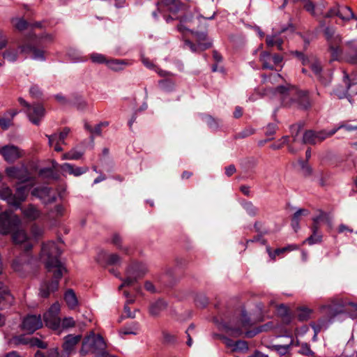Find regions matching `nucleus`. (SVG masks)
<instances>
[{"label": "nucleus", "mask_w": 357, "mask_h": 357, "mask_svg": "<svg viewBox=\"0 0 357 357\" xmlns=\"http://www.w3.org/2000/svg\"><path fill=\"white\" fill-rule=\"evenodd\" d=\"M19 110L13 109L8 110L4 115L0 118V127L2 130H6L13 124L14 117L19 113Z\"/></svg>", "instance_id": "21"}, {"label": "nucleus", "mask_w": 357, "mask_h": 357, "mask_svg": "<svg viewBox=\"0 0 357 357\" xmlns=\"http://www.w3.org/2000/svg\"><path fill=\"white\" fill-rule=\"evenodd\" d=\"M299 249V246L296 244L288 245L286 247L276 249L273 252H271L270 249L268 248L267 250L268 252L270 257L272 259H275L277 255H280L286 252H291L294 250H296Z\"/></svg>", "instance_id": "33"}, {"label": "nucleus", "mask_w": 357, "mask_h": 357, "mask_svg": "<svg viewBox=\"0 0 357 357\" xmlns=\"http://www.w3.org/2000/svg\"><path fill=\"white\" fill-rule=\"evenodd\" d=\"M303 141L305 144H315L318 143L317 132L312 130L306 131L303 135Z\"/></svg>", "instance_id": "40"}, {"label": "nucleus", "mask_w": 357, "mask_h": 357, "mask_svg": "<svg viewBox=\"0 0 357 357\" xmlns=\"http://www.w3.org/2000/svg\"><path fill=\"white\" fill-rule=\"evenodd\" d=\"M81 335H68L65 337L63 344V350L70 354L75 348V345L80 341Z\"/></svg>", "instance_id": "28"}, {"label": "nucleus", "mask_w": 357, "mask_h": 357, "mask_svg": "<svg viewBox=\"0 0 357 357\" xmlns=\"http://www.w3.org/2000/svg\"><path fill=\"white\" fill-rule=\"evenodd\" d=\"M273 347L281 355L286 354L290 348V345L285 344V345H274Z\"/></svg>", "instance_id": "54"}, {"label": "nucleus", "mask_w": 357, "mask_h": 357, "mask_svg": "<svg viewBox=\"0 0 357 357\" xmlns=\"http://www.w3.org/2000/svg\"><path fill=\"white\" fill-rule=\"evenodd\" d=\"M68 56L73 62H81L84 61L82 57L80 52L77 49L70 48L68 51Z\"/></svg>", "instance_id": "42"}, {"label": "nucleus", "mask_w": 357, "mask_h": 357, "mask_svg": "<svg viewBox=\"0 0 357 357\" xmlns=\"http://www.w3.org/2000/svg\"><path fill=\"white\" fill-rule=\"evenodd\" d=\"M147 272V268L143 264H136L130 267L126 273V278L119 286V289L123 287L132 286L139 278Z\"/></svg>", "instance_id": "9"}, {"label": "nucleus", "mask_w": 357, "mask_h": 357, "mask_svg": "<svg viewBox=\"0 0 357 357\" xmlns=\"http://www.w3.org/2000/svg\"><path fill=\"white\" fill-rule=\"evenodd\" d=\"M305 3L303 5L304 9L308 12L311 15L319 17L321 15V12L319 13V6H315L313 2L310 0L303 1Z\"/></svg>", "instance_id": "38"}, {"label": "nucleus", "mask_w": 357, "mask_h": 357, "mask_svg": "<svg viewBox=\"0 0 357 357\" xmlns=\"http://www.w3.org/2000/svg\"><path fill=\"white\" fill-rule=\"evenodd\" d=\"M278 36L273 35V36H268L266 37V44L268 47H273L275 45V40L277 38Z\"/></svg>", "instance_id": "63"}, {"label": "nucleus", "mask_w": 357, "mask_h": 357, "mask_svg": "<svg viewBox=\"0 0 357 357\" xmlns=\"http://www.w3.org/2000/svg\"><path fill=\"white\" fill-rule=\"evenodd\" d=\"M109 125L107 121L101 122L97 124L93 130H90V132L92 135H98L101 133V130L102 128H105Z\"/></svg>", "instance_id": "51"}, {"label": "nucleus", "mask_w": 357, "mask_h": 357, "mask_svg": "<svg viewBox=\"0 0 357 357\" xmlns=\"http://www.w3.org/2000/svg\"><path fill=\"white\" fill-rule=\"evenodd\" d=\"M31 234L34 238H38L43 235V230L37 225H33L31 227Z\"/></svg>", "instance_id": "55"}, {"label": "nucleus", "mask_w": 357, "mask_h": 357, "mask_svg": "<svg viewBox=\"0 0 357 357\" xmlns=\"http://www.w3.org/2000/svg\"><path fill=\"white\" fill-rule=\"evenodd\" d=\"M347 305H348L354 306L355 307V309L357 310V304L354 303H350V302H348L346 300L340 299V298H333L331 300V304H329L328 305H323L321 307V308L324 309L325 307H327V308H329V309H331V310H333V308L337 310V307H345Z\"/></svg>", "instance_id": "31"}, {"label": "nucleus", "mask_w": 357, "mask_h": 357, "mask_svg": "<svg viewBox=\"0 0 357 357\" xmlns=\"http://www.w3.org/2000/svg\"><path fill=\"white\" fill-rule=\"evenodd\" d=\"M296 54L302 61L303 66L309 67L316 76L320 77L322 66L316 57L313 56L305 57L302 53L298 52Z\"/></svg>", "instance_id": "17"}, {"label": "nucleus", "mask_w": 357, "mask_h": 357, "mask_svg": "<svg viewBox=\"0 0 357 357\" xmlns=\"http://www.w3.org/2000/svg\"><path fill=\"white\" fill-rule=\"evenodd\" d=\"M336 132H337V129H335V128L330 131L321 130V131L317 132V138H318L319 142H321L323 140H324L325 139H326L327 137H329L333 135Z\"/></svg>", "instance_id": "48"}, {"label": "nucleus", "mask_w": 357, "mask_h": 357, "mask_svg": "<svg viewBox=\"0 0 357 357\" xmlns=\"http://www.w3.org/2000/svg\"><path fill=\"white\" fill-rule=\"evenodd\" d=\"M105 259L107 264L109 265H116L120 263L121 258L116 254H109L105 257Z\"/></svg>", "instance_id": "49"}, {"label": "nucleus", "mask_w": 357, "mask_h": 357, "mask_svg": "<svg viewBox=\"0 0 357 357\" xmlns=\"http://www.w3.org/2000/svg\"><path fill=\"white\" fill-rule=\"evenodd\" d=\"M21 211L24 218L29 221H34L41 215V212L33 204H29L26 207L21 208Z\"/></svg>", "instance_id": "24"}, {"label": "nucleus", "mask_w": 357, "mask_h": 357, "mask_svg": "<svg viewBox=\"0 0 357 357\" xmlns=\"http://www.w3.org/2000/svg\"><path fill=\"white\" fill-rule=\"evenodd\" d=\"M0 299H3L11 305L13 303V297L10 294L8 287L3 283L0 282Z\"/></svg>", "instance_id": "39"}, {"label": "nucleus", "mask_w": 357, "mask_h": 357, "mask_svg": "<svg viewBox=\"0 0 357 357\" xmlns=\"http://www.w3.org/2000/svg\"><path fill=\"white\" fill-rule=\"evenodd\" d=\"M312 312V310L306 307H299L298 308V319L301 321H307L310 319Z\"/></svg>", "instance_id": "41"}, {"label": "nucleus", "mask_w": 357, "mask_h": 357, "mask_svg": "<svg viewBox=\"0 0 357 357\" xmlns=\"http://www.w3.org/2000/svg\"><path fill=\"white\" fill-rule=\"evenodd\" d=\"M59 167L63 176L69 174L76 177L84 174L89 169L86 167H77L68 162L63 163Z\"/></svg>", "instance_id": "20"}, {"label": "nucleus", "mask_w": 357, "mask_h": 357, "mask_svg": "<svg viewBox=\"0 0 357 357\" xmlns=\"http://www.w3.org/2000/svg\"><path fill=\"white\" fill-rule=\"evenodd\" d=\"M42 326L43 322L40 315H28L22 321V328L30 333L39 329Z\"/></svg>", "instance_id": "18"}, {"label": "nucleus", "mask_w": 357, "mask_h": 357, "mask_svg": "<svg viewBox=\"0 0 357 357\" xmlns=\"http://www.w3.org/2000/svg\"><path fill=\"white\" fill-rule=\"evenodd\" d=\"M163 338L165 341L167 343H172L174 342L176 340V337L174 335L167 333V332H163Z\"/></svg>", "instance_id": "59"}, {"label": "nucleus", "mask_w": 357, "mask_h": 357, "mask_svg": "<svg viewBox=\"0 0 357 357\" xmlns=\"http://www.w3.org/2000/svg\"><path fill=\"white\" fill-rule=\"evenodd\" d=\"M167 303L163 300H158L157 301L152 303L149 308V312L151 315L156 316L159 313L165 309Z\"/></svg>", "instance_id": "36"}, {"label": "nucleus", "mask_w": 357, "mask_h": 357, "mask_svg": "<svg viewBox=\"0 0 357 357\" xmlns=\"http://www.w3.org/2000/svg\"><path fill=\"white\" fill-rule=\"evenodd\" d=\"M348 50L345 54V60L349 63H357V42L355 40L347 43Z\"/></svg>", "instance_id": "23"}, {"label": "nucleus", "mask_w": 357, "mask_h": 357, "mask_svg": "<svg viewBox=\"0 0 357 357\" xmlns=\"http://www.w3.org/2000/svg\"><path fill=\"white\" fill-rule=\"evenodd\" d=\"M248 349L247 342L243 340H238L235 342L233 347V351H245Z\"/></svg>", "instance_id": "50"}, {"label": "nucleus", "mask_w": 357, "mask_h": 357, "mask_svg": "<svg viewBox=\"0 0 357 357\" xmlns=\"http://www.w3.org/2000/svg\"><path fill=\"white\" fill-rule=\"evenodd\" d=\"M0 155L7 162L13 163L23 157L24 152L15 145L8 144L0 146Z\"/></svg>", "instance_id": "12"}, {"label": "nucleus", "mask_w": 357, "mask_h": 357, "mask_svg": "<svg viewBox=\"0 0 357 357\" xmlns=\"http://www.w3.org/2000/svg\"><path fill=\"white\" fill-rule=\"evenodd\" d=\"M142 61L143 64L146 68H150V69H155L156 70V67L154 66V64L151 61L149 60V59L142 57Z\"/></svg>", "instance_id": "64"}, {"label": "nucleus", "mask_w": 357, "mask_h": 357, "mask_svg": "<svg viewBox=\"0 0 357 357\" xmlns=\"http://www.w3.org/2000/svg\"><path fill=\"white\" fill-rule=\"evenodd\" d=\"M90 59L93 63H107V58L105 55L99 54V53H92L90 55Z\"/></svg>", "instance_id": "45"}, {"label": "nucleus", "mask_w": 357, "mask_h": 357, "mask_svg": "<svg viewBox=\"0 0 357 357\" xmlns=\"http://www.w3.org/2000/svg\"><path fill=\"white\" fill-rule=\"evenodd\" d=\"M59 311L60 304L56 302L52 305L43 315V319L46 326L53 330H56L59 327L60 319L58 317Z\"/></svg>", "instance_id": "13"}, {"label": "nucleus", "mask_w": 357, "mask_h": 357, "mask_svg": "<svg viewBox=\"0 0 357 357\" xmlns=\"http://www.w3.org/2000/svg\"><path fill=\"white\" fill-rule=\"evenodd\" d=\"M20 218L11 211L0 213V234L6 235L21 225Z\"/></svg>", "instance_id": "8"}, {"label": "nucleus", "mask_w": 357, "mask_h": 357, "mask_svg": "<svg viewBox=\"0 0 357 357\" xmlns=\"http://www.w3.org/2000/svg\"><path fill=\"white\" fill-rule=\"evenodd\" d=\"M221 339L227 347L231 348V350L233 349L235 343L234 341L225 336H221Z\"/></svg>", "instance_id": "61"}, {"label": "nucleus", "mask_w": 357, "mask_h": 357, "mask_svg": "<svg viewBox=\"0 0 357 357\" xmlns=\"http://www.w3.org/2000/svg\"><path fill=\"white\" fill-rule=\"evenodd\" d=\"M125 296L128 298L126 301V304L124 307V314L126 317L128 318H134L135 317V312H132L130 311V307L128 306V303H132L134 300L131 298H129V294L127 291H124Z\"/></svg>", "instance_id": "44"}, {"label": "nucleus", "mask_w": 357, "mask_h": 357, "mask_svg": "<svg viewBox=\"0 0 357 357\" xmlns=\"http://www.w3.org/2000/svg\"><path fill=\"white\" fill-rule=\"evenodd\" d=\"M275 94L284 105L288 106L296 102L301 108L305 109L310 106L307 92L298 91L296 87L288 84L277 87Z\"/></svg>", "instance_id": "3"}, {"label": "nucleus", "mask_w": 357, "mask_h": 357, "mask_svg": "<svg viewBox=\"0 0 357 357\" xmlns=\"http://www.w3.org/2000/svg\"><path fill=\"white\" fill-rule=\"evenodd\" d=\"M319 6V13L321 12L320 16L326 19H333L337 17L342 21H349L350 20H357V16L351 10V9L347 6L337 4L329 9L326 13H323V9L325 8L324 3L317 4Z\"/></svg>", "instance_id": "7"}, {"label": "nucleus", "mask_w": 357, "mask_h": 357, "mask_svg": "<svg viewBox=\"0 0 357 357\" xmlns=\"http://www.w3.org/2000/svg\"><path fill=\"white\" fill-rule=\"evenodd\" d=\"M12 238L15 244L20 245L26 252L30 250L33 246L31 239L22 229L17 228L12 234Z\"/></svg>", "instance_id": "14"}, {"label": "nucleus", "mask_w": 357, "mask_h": 357, "mask_svg": "<svg viewBox=\"0 0 357 357\" xmlns=\"http://www.w3.org/2000/svg\"><path fill=\"white\" fill-rule=\"evenodd\" d=\"M275 310L277 314L282 319L284 324H289L291 322L293 317L286 305L284 304L276 305Z\"/></svg>", "instance_id": "26"}, {"label": "nucleus", "mask_w": 357, "mask_h": 357, "mask_svg": "<svg viewBox=\"0 0 357 357\" xmlns=\"http://www.w3.org/2000/svg\"><path fill=\"white\" fill-rule=\"evenodd\" d=\"M243 206L248 213L250 215H255L257 212V208L255 207L251 202L245 203Z\"/></svg>", "instance_id": "53"}, {"label": "nucleus", "mask_w": 357, "mask_h": 357, "mask_svg": "<svg viewBox=\"0 0 357 357\" xmlns=\"http://www.w3.org/2000/svg\"><path fill=\"white\" fill-rule=\"evenodd\" d=\"M178 29L185 38L192 37L197 43L193 44L189 39L185 40V46L188 47L192 52L204 51L212 45V41L208 38L207 34L203 30L194 31L185 26V24H179Z\"/></svg>", "instance_id": "4"}, {"label": "nucleus", "mask_w": 357, "mask_h": 357, "mask_svg": "<svg viewBox=\"0 0 357 357\" xmlns=\"http://www.w3.org/2000/svg\"><path fill=\"white\" fill-rule=\"evenodd\" d=\"M21 52V47L20 50H11L9 49L3 52V56L5 59L10 62H13L17 60L18 52Z\"/></svg>", "instance_id": "43"}, {"label": "nucleus", "mask_w": 357, "mask_h": 357, "mask_svg": "<svg viewBox=\"0 0 357 357\" xmlns=\"http://www.w3.org/2000/svg\"><path fill=\"white\" fill-rule=\"evenodd\" d=\"M309 214V211L307 209L301 208L298 210L294 214V218H296L299 220L301 216H306Z\"/></svg>", "instance_id": "60"}, {"label": "nucleus", "mask_w": 357, "mask_h": 357, "mask_svg": "<svg viewBox=\"0 0 357 357\" xmlns=\"http://www.w3.org/2000/svg\"><path fill=\"white\" fill-rule=\"evenodd\" d=\"M312 220V226H317L318 229H319L320 225L323 223L326 224L329 227H332L331 217L328 214L322 211H320L316 217H314Z\"/></svg>", "instance_id": "30"}, {"label": "nucleus", "mask_w": 357, "mask_h": 357, "mask_svg": "<svg viewBox=\"0 0 357 357\" xmlns=\"http://www.w3.org/2000/svg\"><path fill=\"white\" fill-rule=\"evenodd\" d=\"M225 332L231 336L238 337L243 333V331L239 327L233 328L230 326H225Z\"/></svg>", "instance_id": "46"}, {"label": "nucleus", "mask_w": 357, "mask_h": 357, "mask_svg": "<svg viewBox=\"0 0 357 357\" xmlns=\"http://www.w3.org/2000/svg\"><path fill=\"white\" fill-rule=\"evenodd\" d=\"M139 331V325L137 322H132L127 325L120 331V334L123 335H137Z\"/></svg>", "instance_id": "37"}, {"label": "nucleus", "mask_w": 357, "mask_h": 357, "mask_svg": "<svg viewBox=\"0 0 357 357\" xmlns=\"http://www.w3.org/2000/svg\"><path fill=\"white\" fill-rule=\"evenodd\" d=\"M259 59L264 69L273 70L276 66L282 62V57L278 54L272 55L268 52H263Z\"/></svg>", "instance_id": "16"}, {"label": "nucleus", "mask_w": 357, "mask_h": 357, "mask_svg": "<svg viewBox=\"0 0 357 357\" xmlns=\"http://www.w3.org/2000/svg\"><path fill=\"white\" fill-rule=\"evenodd\" d=\"M127 63L124 60L119 59H108L107 61V66L114 71H120L122 70Z\"/></svg>", "instance_id": "34"}, {"label": "nucleus", "mask_w": 357, "mask_h": 357, "mask_svg": "<svg viewBox=\"0 0 357 357\" xmlns=\"http://www.w3.org/2000/svg\"><path fill=\"white\" fill-rule=\"evenodd\" d=\"M158 13L162 14L164 20H179L187 22L190 19L187 14L188 6L181 0H161L157 3Z\"/></svg>", "instance_id": "2"}, {"label": "nucleus", "mask_w": 357, "mask_h": 357, "mask_svg": "<svg viewBox=\"0 0 357 357\" xmlns=\"http://www.w3.org/2000/svg\"><path fill=\"white\" fill-rule=\"evenodd\" d=\"M312 234L305 239L303 243H308L309 245H313L315 243H320L321 241L322 235L319 233V229L317 226L312 227Z\"/></svg>", "instance_id": "35"}, {"label": "nucleus", "mask_w": 357, "mask_h": 357, "mask_svg": "<svg viewBox=\"0 0 357 357\" xmlns=\"http://www.w3.org/2000/svg\"><path fill=\"white\" fill-rule=\"evenodd\" d=\"M64 301L67 306L71 309L75 310L79 305V301L75 291L71 289H67L63 296Z\"/></svg>", "instance_id": "27"}, {"label": "nucleus", "mask_w": 357, "mask_h": 357, "mask_svg": "<svg viewBox=\"0 0 357 357\" xmlns=\"http://www.w3.org/2000/svg\"><path fill=\"white\" fill-rule=\"evenodd\" d=\"M70 132L69 128H65L59 134H53L47 135L49 140L50 146H52L54 143L65 144V139Z\"/></svg>", "instance_id": "29"}, {"label": "nucleus", "mask_w": 357, "mask_h": 357, "mask_svg": "<svg viewBox=\"0 0 357 357\" xmlns=\"http://www.w3.org/2000/svg\"><path fill=\"white\" fill-rule=\"evenodd\" d=\"M65 208L62 205H56L54 208V213L56 216H62L64 214Z\"/></svg>", "instance_id": "62"}, {"label": "nucleus", "mask_w": 357, "mask_h": 357, "mask_svg": "<svg viewBox=\"0 0 357 357\" xmlns=\"http://www.w3.org/2000/svg\"><path fill=\"white\" fill-rule=\"evenodd\" d=\"M31 194L44 204H50L56 200L54 192L47 186L36 188L32 190Z\"/></svg>", "instance_id": "15"}, {"label": "nucleus", "mask_w": 357, "mask_h": 357, "mask_svg": "<svg viewBox=\"0 0 357 357\" xmlns=\"http://www.w3.org/2000/svg\"><path fill=\"white\" fill-rule=\"evenodd\" d=\"M298 353L301 355L306 356H313L314 352L311 350L310 345L305 342H303L301 344V349L298 351Z\"/></svg>", "instance_id": "47"}, {"label": "nucleus", "mask_w": 357, "mask_h": 357, "mask_svg": "<svg viewBox=\"0 0 357 357\" xmlns=\"http://www.w3.org/2000/svg\"><path fill=\"white\" fill-rule=\"evenodd\" d=\"M344 82L346 84V89H341L340 87H337L334 91V93L340 99L347 97L348 90L354 86H357V80L351 82L348 74L345 72H344Z\"/></svg>", "instance_id": "22"}, {"label": "nucleus", "mask_w": 357, "mask_h": 357, "mask_svg": "<svg viewBox=\"0 0 357 357\" xmlns=\"http://www.w3.org/2000/svg\"><path fill=\"white\" fill-rule=\"evenodd\" d=\"M30 344L31 346L37 347L38 348L45 349L47 347L46 343L40 341L38 338H32L30 341Z\"/></svg>", "instance_id": "56"}, {"label": "nucleus", "mask_w": 357, "mask_h": 357, "mask_svg": "<svg viewBox=\"0 0 357 357\" xmlns=\"http://www.w3.org/2000/svg\"><path fill=\"white\" fill-rule=\"evenodd\" d=\"M61 250L54 242H48L43 245L40 257L49 273H52L53 279L51 281L44 282L40 288L39 295L43 298H47L51 293L58 290L59 280L66 271V268L59 260Z\"/></svg>", "instance_id": "1"}, {"label": "nucleus", "mask_w": 357, "mask_h": 357, "mask_svg": "<svg viewBox=\"0 0 357 357\" xmlns=\"http://www.w3.org/2000/svg\"><path fill=\"white\" fill-rule=\"evenodd\" d=\"M29 120L35 125H38L40 120L45 115V109L41 105L36 104L31 105L26 110Z\"/></svg>", "instance_id": "19"}, {"label": "nucleus", "mask_w": 357, "mask_h": 357, "mask_svg": "<svg viewBox=\"0 0 357 357\" xmlns=\"http://www.w3.org/2000/svg\"><path fill=\"white\" fill-rule=\"evenodd\" d=\"M341 128H344L347 131H352L354 130H357V126H351L348 124L341 123L335 129H337V131Z\"/></svg>", "instance_id": "57"}, {"label": "nucleus", "mask_w": 357, "mask_h": 357, "mask_svg": "<svg viewBox=\"0 0 357 357\" xmlns=\"http://www.w3.org/2000/svg\"><path fill=\"white\" fill-rule=\"evenodd\" d=\"M84 153L83 149H79L77 147L71 149L68 153H64L62 155L63 160H79L82 158Z\"/></svg>", "instance_id": "32"}, {"label": "nucleus", "mask_w": 357, "mask_h": 357, "mask_svg": "<svg viewBox=\"0 0 357 357\" xmlns=\"http://www.w3.org/2000/svg\"><path fill=\"white\" fill-rule=\"evenodd\" d=\"M22 53L31 54V57L34 60L44 61L45 59V52L43 50H38L31 45H24L21 47Z\"/></svg>", "instance_id": "25"}, {"label": "nucleus", "mask_w": 357, "mask_h": 357, "mask_svg": "<svg viewBox=\"0 0 357 357\" xmlns=\"http://www.w3.org/2000/svg\"><path fill=\"white\" fill-rule=\"evenodd\" d=\"M324 34L326 39L329 42L330 50L332 53V56L334 59H337L342 54V50L338 46L341 41V38L338 34H336L332 27L327 26L324 28Z\"/></svg>", "instance_id": "10"}, {"label": "nucleus", "mask_w": 357, "mask_h": 357, "mask_svg": "<svg viewBox=\"0 0 357 357\" xmlns=\"http://www.w3.org/2000/svg\"><path fill=\"white\" fill-rule=\"evenodd\" d=\"M105 348V342L100 335H96L91 332L86 336L82 343L80 350L82 356H85L89 353L97 354L98 357H106L104 351Z\"/></svg>", "instance_id": "5"}, {"label": "nucleus", "mask_w": 357, "mask_h": 357, "mask_svg": "<svg viewBox=\"0 0 357 357\" xmlns=\"http://www.w3.org/2000/svg\"><path fill=\"white\" fill-rule=\"evenodd\" d=\"M112 243L116 245L118 248L122 249L124 251H126L127 250L126 248H123L121 245V238L119 234H114L112 238Z\"/></svg>", "instance_id": "52"}, {"label": "nucleus", "mask_w": 357, "mask_h": 357, "mask_svg": "<svg viewBox=\"0 0 357 357\" xmlns=\"http://www.w3.org/2000/svg\"><path fill=\"white\" fill-rule=\"evenodd\" d=\"M30 187L26 185L18 186L16 188L15 194H13L11 189L3 185L0 189V197L6 200L9 205L20 208L21 204L24 202L27 197Z\"/></svg>", "instance_id": "6"}, {"label": "nucleus", "mask_w": 357, "mask_h": 357, "mask_svg": "<svg viewBox=\"0 0 357 357\" xmlns=\"http://www.w3.org/2000/svg\"><path fill=\"white\" fill-rule=\"evenodd\" d=\"M5 172L8 178L17 179L21 183L31 181L32 180L28 169L24 165L21 167H8L5 169Z\"/></svg>", "instance_id": "11"}, {"label": "nucleus", "mask_w": 357, "mask_h": 357, "mask_svg": "<svg viewBox=\"0 0 357 357\" xmlns=\"http://www.w3.org/2000/svg\"><path fill=\"white\" fill-rule=\"evenodd\" d=\"M144 288L146 291L151 293H155L156 288L151 281H146L144 284Z\"/></svg>", "instance_id": "58"}]
</instances>
